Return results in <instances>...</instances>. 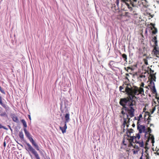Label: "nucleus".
Returning a JSON list of instances; mask_svg holds the SVG:
<instances>
[{"mask_svg": "<svg viewBox=\"0 0 159 159\" xmlns=\"http://www.w3.org/2000/svg\"><path fill=\"white\" fill-rule=\"evenodd\" d=\"M125 91L128 96L120 98L119 104L122 107L121 110H125L128 112L126 115L129 120L134 115L135 109L133 106L136 105V102L134 100V98H136L135 95L143 93L144 90L142 87L133 88L130 84H127L125 88Z\"/></svg>", "mask_w": 159, "mask_h": 159, "instance_id": "f257e3e1", "label": "nucleus"}, {"mask_svg": "<svg viewBox=\"0 0 159 159\" xmlns=\"http://www.w3.org/2000/svg\"><path fill=\"white\" fill-rule=\"evenodd\" d=\"M24 131L25 133V134L26 137L30 141V142L32 144V145L36 148L38 151L39 150V148L38 144L35 142L31 137V135L30 133V132L27 131L26 128H24Z\"/></svg>", "mask_w": 159, "mask_h": 159, "instance_id": "f03ea898", "label": "nucleus"}, {"mask_svg": "<svg viewBox=\"0 0 159 159\" xmlns=\"http://www.w3.org/2000/svg\"><path fill=\"white\" fill-rule=\"evenodd\" d=\"M133 133V130L132 129H128L127 131V140L130 142V145L132 146V142H133V140L134 139V137L133 136H131V134Z\"/></svg>", "mask_w": 159, "mask_h": 159, "instance_id": "7ed1b4c3", "label": "nucleus"}, {"mask_svg": "<svg viewBox=\"0 0 159 159\" xmlns=\"http://www.w3.org/2000/svg\"><path fill=\"white\" fill-rule=\"evenodd\" d=\"M26 144L28 147V150L31 151L32 154L34 155L36 159H40L39 154L35 149L33 148L29 143H26Z\"/></svg>", "mask_w": 159, "mask_h": 159, "instance_id": "20e7f679", "label": "nucleus"}, {"mask_svg": "<svg viewBox=\"0 0 159 159\" xmlns=\"http://www.w3.org/2000/svg\"><path fill=\"white\" fill-rule=\"evenodd\" d=\"M121 1L126 4L128 8H129V5L127 2H129L130 3L133 7H135L136 6L138 2V0H121Z\"/></svg>", "mask_w": 159, "mask_h": 159, "instance_id": "39448f33", "label": "nucleus"}, {"mask_svg": "<svg viewBox=\"0 0 159 159\" xmlns=\"http://www.w3.org/2000/svg\"><path fill=\"white\" fill-rule=\"evenodd\" d=\"M137 128L139 131V134L142 133H146L145 127L144 125L139 124V122L137 123Z\"/></svg>", "mask_w": 159, "mask_h": 159, "instance_id": "423d86ee", "label": "nucleus"}, {"mask_svg": "<svg viewBox=\"0 0 159 159\" xmlns=\"http://www.w3.org/2000/svg\"><path fill=\"white\" fill-rule=\"evenodd\" d=\"M149 86L150 87V89L152 91V92L154 93H157V91L155 88V84L153 81L150 80Z\"/></svg>", "mask_w": 159, "mask_h": 159, "instance_id": "0eeeda50", "label": "nucleus"}, {"mask_svg": "<svg viewBox=\"0 0 159 159\" xmlns=\"http://www.w3.org/2000/svg\"><path fill=\"white\" fill-rule=\"evenodd\" d=\"M150 25L152 26V27L151 28V29L152 30L153 29H154L152 31V34H156L157 32V28L155 27V24L152 23H151Z\"/></svg>", "mask_w": 159, "mask_h": 159, "instance_id": "6e6552de", "label": "nucleus"}, {"mask_svg": "<svg viewBox=\"0 0 159 159\" xmlns=\"http://www.w3.org/2000/svg\"><path fill=\"white\" fill-rule=\"evenodd\" d=\"M157 46H155L154 48V54L157 57H159V50L157 48Z\"/></svg>", "mask_w": 159, "mask_h": 159, "instance_id": "1a4fd4ad", "label": "nucleus"}, {"mask_svg": "<svg viewBox=\"0 0 159 159\" xmlns=\"http://www.w3.org/2000/svg\"><path fill=\"white\" fill-rule=\"evenodd\" d=\"M11 117L13 119V121L16 123H18L19 122V120L15 114L11 115Z\"/></svg>", "mask_w": 159, "mask_h": 159, "instance_id": "9d476101", "label": "nucleus"}, {"mask_svg": "<svg viewBox=\"0 0 159 159\" xmlns=\"http://www.w3.org/2000/svg\"><path fill=\"white\" fill-rule=\"evenodd\" d=\"M67 126L66 124H65L64 126L63 127H60V129L62 131L63 134L65 133L66 131V129H67Z\"/></svg>", "mask_w": 159, "mask_h": 159, "instance_id": "9b49d317", "label": "nucleus"}, {"mask_svg": "<svg viewBox=\"0 0 159 159\" xmlns=\"http://www.w3.org/2000/svg\"><path fill=\"white\" fill-rule=\"evenodd\" d=\"M149 141H151V143H154V136L151 134H149V137L148 138Z\"/></svg>", "mask_w": 159, "mask_h": 159, "instance_id": "f8f14e48", "label": "nucleus"}, {"mask_svg": "<svg viewBox=\"0 0 159 159\" xmlns=\"http://www.w3.org/2000/svg\"><path fill=\"white\" fill-rule=\"evenodd\" d=\"M123 119L124 122L123 124V125L124 126V127H125V125H126L127 124H128V123H129V122L130 119L129 120L128 118H127V116L126 118H124Z\"/></svg>", "mask_w": 159, "mask_h": 159, "instance_id": "ddd939ff", "label": "nucleus"}, {"mask_svg": "<svg viewBox=\"0 0 159 159\" xmlns=\"http://www.w3.org/2000/svg\"><path fill=\"white\" fill-rule=\"evenodd\" d=\"M65 124H66L70 120V114L69 113H67L65 116Z\"/></svg>", "mask_w": 159, "mask_h": 159, "instance_id": "4468645a", "label": "nucleus"}, {"mask_svg": "<svg viewBox=\"0 0 159 159\" xmlns=\"http://www.w3.org/2000/svg\"><path fill=\"white\" fill-rule=\"evenodd\" d=\"M152 41L154 42V47L157 46V37L156 36H154V37L152 39Z\"/></svg>", "mask_w": 159, "mask_h": 159, "instance_id": "2eb2a0df", "label": "nucleus"}, {"mask_svg": "<svg viewBox=\"0 0 159 159\" xmlns=\"http://www.w3.org/2000/svg\"><path fill=\"white\" fill-rule=\"evenodd\" d=\"M135 143L139 144V146L141 147H144V143L143 141H137V140H135Z\"/></svg>", "mask_w": 159, "mask_h": 159, "instance_id": "dca6fc26", "label": "nucleus"}, {"mask_svg": "<svg viewBox=\"0 0 159 159\" xmlns=\"http://www.w3.org/2000/svg\"><path fill=\"white\" fill-rule=\"evenodd\" d=\"M0 104L2 107L6 109H7V106L4 104L3 103L2 101V97L0 96Z\"/></svg>", "mask_w": 159, "mask_h": 159, "instance_id": "f3484780", "label": "nucleus"}, {"mask_svg": "<svg viewBox=\"0 0 159 159\" xmlns=\"http://www.w3.org/2000/svg\"><path fill=\"white\" fill-rule=\"evenodd\" d=\"M156 73H155V74ZM150 76H151V80H152V81H156V77L155 75V74H150Z\"/></svg>", "mask_w": 159, "mask_h": 159, "instance_id": "a211bd4d", "label": "nucleus"}, {"mask_svg": "<svg viewBox=\"0 0 159 159\" xmlns=\"http://www.w3.org/2000/svg\"><path fill=\"white\" fill-rule=\"evenodd\" d=\"M120 54L121 55L122 58L124 59V60L127 62V55L125 54H121V52L120 53Z\"/></svg>", "mask_w": 159, "mask_h": 159, "instance_id": "6ab92c4d", "label": "nucleus"}, {"mask_svg": "<svg viewBox=\"0 0 159 159\" xmlns=\"http://www.w3.org/2000/svg\"><path fill=\"white\" fill-rule=\"evenodd\" d=\"M19 137L21 140H23L24 139V134L22 131H20L19 132Z\"/></svg>", "mask_w": 159, "mask_h": 159, "instance_id": "aec40b11", "label": "nucleus"}, {"mask_svg": "<svg viewBox=\"0 0 159 159\" xmlns=\"http://www.w3.org/2000/svg\"><path fill=\"white\" fill-rule=\"evenodd\" d=\"M21 122L23 123V124L24 125V127L25 128H26L27 127V125L25 120L22 119L21 120Z\"/></svg>", "mask_w": 159, "mask_h": 159, "instance_id": "412c9836", "label": "nucleus"}, {"mask_svg": "<svg viewBox=\"0 0 159 159\" xmlns=\"http://www.w3.org/2000/svg\"><path fill=\"white\" fill-rule=\"evenodd\" d=\"M148 118H147V121H148V122H147V124H149L150 121H151V115H150V113L148 112Z\"/></svg>", "mask_w": 159, "mask_h": 159, "instance_id": "4be33fe9", "label": "nucleus"}, {"mask_svg": "<svg viewBox=\"0 0 159 159\" xmlns=\"http://www.w3.org/2000/svg\"><path fill=\"white\" fill-rule=\"evenodd\" d=\"M129 147H130L131 146H133V147L134 148H135L136 149L139 150V146H138L137 145H135V144L134 145H133V144H132V146H131V145H130V143H129Z\"/></svg>", "mask_w": 159, "mask_h": 159, "instance_id": "5701e85b", "label": "nucleus"}, {"mask_svg": "<svg viewBox=\"0 0 159 159\" xmlns=\"http://www.w3.org/2000/svg\"><path fill=\"white\" fill-rule=\"evenodd\" d=\"M134 139L135 140H137V139H138V140H139V139L140 138V134L139 133V134H136V136H134Z\"/></svg>", "mask_w": 159, "mask_h": 159, "instance_id": "b1692460", "label": "nucleus"}, {"mask_svg": "<svg viewBox=\"0 0 159 159\" xmlns=\"http://www.w3.org/2000/svg\"><path fill=\"white\" fill-rule=\"evenodd\" d=\"M0 115L2 117L7 116V113L6 112H1L0 114Z\"/></svg>", "mask_w": 159, "mask_h": 159, "instance_id": "393cba45", "label": "nucleus"}, {"mask_svg": "<svg viewBox=\"0 0 159 159\" xmlns=\"http://www.w3.org/2000/svg\"><path fill=\"white\" fill-rule=\"evenodd\" d=\"M143 2H142V3L143 5L145 6V7H146L147 6H148V5L147 4V2L146 1V0H143Z\"/></svg>", "mask_w": 159, "mask_h": 159, "instance_id": "a878e982", "label": "nucleus"}, {"mask_svg": "<svg viewBox=\"0 0 159 159\" xmlns=\"http://www.w3.org/2000/svg\"><path fill=\"white\" fill-rule=\"evenodd\" d=\"M124 85H123L122 86H120L119 87L120 89V92H122L123 93H125V91H122V89H124Z\"/></svg>", "mask_w": 159, "mask_h": 159, "instance_id": "bb28decb", "label": "nucleus"}, {"mask_svg": "<svg viewBox=\"0 0 159 159\" xmlns=\"http://www.w3.org/2000/svg\"><path fill=\"white\" fill-rule=\"evenodd\" d=\"M132 151L133 152V153L134 154H136L138 153L139 150H135L134 149H132Z\"/></svg>", "mask_w": 159, "mask_h": 159, "instance_id": "cd10ccee", "label": "nucleus"}, {"mask_svg": "<svg viewBox=\"0 0 159 159\" xmlns=\"http://www.w3.org/2000/svg\"><path fill=\"white\" fill-rule=\"evenodd\" d=\"M148 57H147L146 59H143L144 63H145V64L146 65H148V61L147 59H148Z\"/></svg>", "mask_w": 159, "mask_h": 159, "instance_id": "c85d7f7f", "label": "nucleus"}, {"mask_svg": "<svg viewBox=\"0 0 159 159\" xmlns=\"http://www.w3.org/2000/svg\"><path fill=\"white\" fill-rule=\"evenodd\" d=\"M151 129L150 127H148L147 129V131H146V133H148L149 134H151Z\"/></svg>", "mask_w": 159, "mask_h": 159, "instance_id": "c756f323", "label": "nucleus"}, {"mask_svg": "<svg viewBox=\"0 0 159 159\" xmlns=\"http://www.w3.org/2000/svg\"><path fill=\"white\" fill-rule=\"evenodd\" d=\"M142 117V114H140L139 116L137 117V120H138L137 122H139V121H140V118Z\"/></svg>", "mask_w": 159, "mask_h": 159, "instance_id": "7c9ffc66", "label": "nucleus"}, {"mask_svg": "<svg viewBox=\"0 0 159 159\" xmlns=\"http://www.w3.org/2000/svg\"><path fill=\"white\" fill-rule=\"evenodd\" d=\"M0 91L3 94H5V92L4 90L3 89H2V87H1V86H0Z\"/></svg>", "mask_w": 159, "mask_h": 159, "instance_id": "2f4dec72", "label": "nucleus"}, {"mask_svg": "<svg viewBox=\"0 0 159 159\" xmlns=\"http://www.w3.org/2000/svg\"><path fill=\"white\" fill-rule=\"evenodd\" d=\"M124 69L125 70H126V71L127 72H128V69H131V70H132V68H131V67H129V66L127 67H125L124 68Z\"/></svg>", "mask_w": 159, "mask_h": 159, "instance_id": "473e14b6", "label": "nucleus"}, {"mask_svg": "<svg viewBox=\"0 0 159 159\" xmlns=\"http://www.w3.org/2000/svg\"><path fill=\"white\" fill-rule=\"evenodd\" d=\"M3 128L4 129H5L6 130H7L8 129L7 128H6V127L2 126V125L0 123V129Z\"/></svg>", "mask_w": 159, "mask_h": 159, "instance_id": "72a5a7b5", "label": "nucleus"}, {"mask_svg": "<svg viewBox=\"0 0 159 159\" xmlns=\"http://www.w3.org/2000/svg\"><path fill=\"white\" fill-rule=\"evenodd\" d=\"M156 150V152L155 153V154L159 155V148L157 147Z\"/></svg>", "mask_w": 159, "mask_h": 159, "instance_id": "f704fd0d", "label": "nucleus"}, {"mask_svg": "<svg viewBox=\"0 0 159 159\" xmlns=\"http://www.w3.org/2000/svg\"><path fill=\"white\" fill-rule=\"evenodd\" d=\"M114 62L113 61H110L109 62V65L111 66H112Z\"/></svg>", "mask_w": 159, "mask_h": 159, "instance_id": "c9c22d12", "label": "nucleus"}, {"mask_svg": "<svg viewBox=\"0 0 159 159\" xmlns=\"http://www.w3.org/2000/svg\"><path fill=\"white\" fill-rule=\"evenodd\" d=\"M122 111H121V113L123 115H125L126 114H126H128V113L126 114L125 112L123 111L124 110H121Z\"/></svg>", "mask_w": 159, "mask_h": 159, "instance_id": "e433bc0d", "label": "nucleus"}, {"mask_svg": "<svg viewBox=\"0 0 159 159\" xmlns=\"http://www.w3.org/2000/svg\"><path fill=\"white\" fill-rule=\"evenodd\" d=\"M146 159H150L149 157L148 154H147L146 156Z\"/></svg>", "mask_w": 159, "mask_h": 159, "instance_id": "4c0bfd02", "label": "nucleus"}, {"mask_svg": "<svg viewBox=\"0 0 159 159\" xmlns=\"http://www.w3.org/2000/svg\"><path fill=\"white\" fill-rule=\"evenodd\" d=\"M139 77L140 78H145V76L142 74L140 75Z\"/></svg>", "mask_w": 159, "mask_h": 159, "instance_id": "58836bf2", "label": "nucleus"}, {"mask_svg": "<svg viewBox=\"0 0 159 159\" xmlns=\"http://www.w3.org/2000/svg\"><path fill=\"white\" fill-rule=\"evenodd\" d=\"M150 73H151V74H154L153 73L154 72V70H152L151 68H150Z\"/></svg>", "mask_w": 159, "mask_h": 159, "instance_id": "ea45409f", "label": "nucleus"}, {"mask_svg": "<svg viewBox=\"0 0 159 159\" xmlns=\"http://www.w3.org/2000/svg\"><path fill=\"white\" fill-rule=\"evenodd\" d=\"M28 118H29V119H30V120H31V117L30 115H28Z\"/></svg>", "mask_w": 159, "mask_h": 159, "instance_id": "a19ab883", "label": "nucleus"}, {"mask_svg": "<svg viewBox=\"0 0 159 159\" xmlns=\"http://www.w3.org/2000/svg\"><path fill=\"white\" fill-rule=\"evenodd\" d=\"M123 143L124 145H126L127 144L125 143V139H124L123 141Z\"/></svg>", "mask_w": 159, "mask_h": 159, "instance_id": "79ce46f5", "label": "nucleus"}, {"mask_svg": "<svg viewBox=\"0 0 159 159\" xmlns=\"http://www.w3.org/2000/svg\"><path fill=\"white\" fill-rule=\"evenodd\" d=\"M116 3L118 5L119 3V0H116Z\"/></svg>", "mask_w": 159, "mask_h": 159, "instance_id": "37998d69", "label": "nucleus"}, {"mask_svg": "<svg viewBox=\"0 0 159 159\" xmlns=\"http://www.w3.org/2000/svg\"><path fill=\"white\" fill-rule=\"evenodd\" d=\"M144 83H141V86L144 87Z\"/></svg>", "mask_w": 159, "mask_h": 159, "instance_id": "c03bdc74", "label": "nucleus"}, {"mask_svg": "<svg viewBox=\"0 0 159 159\" xmlns=\"http://www.w3.org/2000/svg\"><path fill=\"white\" fill-rule=\"evenodd\" d=\"M156 108H155V107H154L153 108V109H152V113L155 110Z\"/></svg>", "mask_w": 159, "mask_h": 159, "instance_id": "a18cd8bd", "label": "nucleus"}, {"mask_svg": "<svg viewBox=\"0 0 159 159\" xmlns=\"http://www.w3.org/2000/svg\"><path fill=\"white\" fill-rule=\"evenodd\" d=\"M135 126V124L134 123L132 124V127H134Z\"/></svg>", "mask_w": 159, "mask_h": 159, "instance_id": "49530a36", "label": "nucleus"}, {"mask_svg": "<svg viewBox=\"0 0 159 159\" xmlns=\"http://www.w3.org/2000/svg\"><path fill=\"white\" fill-rule=\"evenodd\" d=\"M3 145H4V147L6 146V143L5 142H4Z\"/></svg>", "mask_w": 159, "mask_h": 159, "instance_id": "de8ad7c7", "label": "nucleus"}, {"mask_svg": "<svg viewBox=\"0 0 159 159\" xmlns=\"http://www.w3.org/2000/svg\"><path fill=\"white\" fill-rule=\"evenodd\" d=\"M143 156V154H142V156L140 157V159H143V158H142Z\"/></svg>", "mask_w": 159, "mask_h": 159, "instance_id": "09e8293b", "label": "nucleus"}, {"mask_svg": "<svg viewBox=\"0 0 159 159\" xmlns=\"http://www.w3.org/2000/svg\"><path fill=\"white\" fill-rule=\"evenodd\" d=\"M129 126V124H126L127 127V128H128V127Z\"/></svg>", "mask_w": 159, "mask_h": 159, "instance_id": "8fccbe9b", "label": "nucleus"}, {"mask_svg": "<svg viewBox=\"0 0 159 159\" xmlns=\"http://www.w3.org/2000/svg\"><path fill=\"white\" fill-rule=\"evenodd\" d=\"M126 75H127V76H128V75H129V74H128V73H126Z\"/></svg>", "mask_w": 159, "mask_h": 159, "instance_id": "3c124183", "label": "nucleus"}, {"mask_svg": "<svg viewBox=\"0 0 159 159\" xmlns=\"http://www.w3.org/2000/svg\"><path fill=\"white\" fill-rule=\"evenodd\" d=\"M134 118H135V119H136V120H137V117H134Z\"/></svg>", "mask_w": 159, "mask_h": 159, "instance_id": "603ef678", "label": "nucleus"}, {"mask_svg": "<svg viewBox=\"0 0 159 159\" xmlns=\"http://www.w3.org/2000/svg\"><path fill=\"white\" fill-rule=\"evenodd\" d=\"M152 125H153V124H150V127H151V126H152Z\"/></svg>", "mask_w": 159, "mask_h": 159, "instance_id": "864d4df0", "label": "nucleus"}, {"mask_svg": "<svg viewBox=\"0 0 159 159\" xmlns=\"http://www.w3.org/2000/svg\"><path fill=\"white\" fill-rule=\"evenodd\" d=\"M1 110L0 109V113H1Z\"/></svg>", "mask_w": 159, "mask_h": 159, "instance_id": "5fc2aeb1", "label": "nucleus"}, {"mask_svg": "<svg viewBox=\"0 0 159 159\" xmlns=\"http://www.w3.org/2000/svg\"><path fill=\"white\" fill-rule=\"evenodd\" d=\"M141 122V121L140 120V121H139V124H140V122Z\"/></svg>", "mask_w": 159, "mask_h": 159, "instance_id": "6e6d98bb", "label": "nucleus"}, {"mask_svg": "<svg viewBox=\"0 0 159 159\" xmlns=\"http://www.w3.org/2000/svg\"><path fill=\"white\" fill-rule=\"evenodd\" d=\"M158 111H159V109L158 110Z\"/></svg>", "mask_w": 159, "mask_h": 159, "instance_id": "4d7b16f0", "label": "nucleus"}]
</instances>
